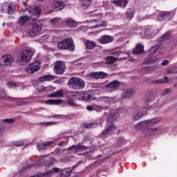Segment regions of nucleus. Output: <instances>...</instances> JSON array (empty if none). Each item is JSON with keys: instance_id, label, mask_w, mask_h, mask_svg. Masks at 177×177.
I'll return each mask as SVG.
<instances>
[{"instance_id": "de8ad7c7", "label": "nucleus", "mask_w": 177, "mask_h": 177, "mask_svg": "<svg viewBox=\"0 0 177 177\" xmlns=\"http://www.w3.org/2000/svg\"><path fill=\"white\" fill-rule=\"evenodd\" d=\"M158 49H160V47H159V46H158L156 44L155 46L152 47L150 49L149 52H150L151 55H154V53H156V52H157V50H158Z\"/></svg>"}, {"instance_id": "4c0bfd02", "label": "nucleus", "mask_w": 177, "mask_h": 177, "mask_svg": "<svg viewBox=\"0 0 177 177\" xmlns=\"http://www.w3.org/2000/svg\"><path fill=\"white\" fill-rule=\"evenodd\" d=\"M169 82V80H168V77H165L162 79H159L158 80H156L154 82V84H167Z\"/></svg>"}, {"instance_id": "c756f323", "label": "nucleus", "mask_w": 177, "mask_h": 177, "mask_svg": "<svg viewBox=\"0 0 177 177\" xmlns=\"http://www.w3.org/2000/svg\"><path fill=\"white\" fill-rule=\"evenodd\" d=\"M53 80H55V76L52 75H46L39 78V81L40 82H45V81H53Z\"/></svg>"}, {"instance_id": "b1692460", "label": "nucleus", "mask_w": 177, "mask_h": 177, "mask_svg": "<svg viewBox=\"0 0 177 177\" xmlns=\"http://www.w3.org/2000/svg\"><path fill=\"white\" fill-rule=\"evenodd\" d=\"M111 3L120 8H125L128 5V0H113L111 1Z\"/></svg>"}, {"instance_id": "f8f14e48", "label": "nucleus", "mask_w": 177, "mask_h": 177, "mask_svg": "<svg viewBox=\"0 0 177 177\" xmlns=\"http://www.w3.org/2000/svg\"><path fill=\"white\" fill-rule=\"evenodd\" d=\"M114 132H115V126L113 123H109L106 129L102 131V134L104 136H109V135H113Z\"/></svg>"}, {"instance_id": "8fccbe9b", "label": "nucleus", "mask_w": 177, "mask_h": 177, "mask_svg": "<svg viewBox=\"0 0 177 177\" xmlns=\"http://www.w3.org/2000/svg\"><path fill=\"white\" fill-rule=\"evenodd\" d=\"M8 88H17V86H19V84L12 82H10L8 83Z\"/></svg>"}, {"instance_id": "6ab92c4d", "label": "nucleus", "mask_w": 177, "mask_h": 177, "mask_svg": "<svg viewBox=\"0 0 177 177\" xmlns=\"http://www.w3.org/2000/svg\"><path fill=\"white\" fill-rule=\"evenodd\" d=\"M135 93V90L133 88L125 89L122 93V97L123 99H129L131 96H133Z\"/></svg>"}, {"instance_id": "9b49d317", "label": "nucleus", "mask_w": 177, "mask_h": 177, "mask_svg": "<svg viewBox=\"0 0 177 177\" xmlns=\"http://www.w3.org/2000/svg\"><path fill=\"white\" fill-rule=\"evenodd\" d=\"M13 63V57L10 55H5L1 57V64L3 67L10 66Z\"/></svg>"}, {"instance_id": "6e6d98bb", "label": "nucleus", "mask_w": 177, "mask_h": 177, "mask_svg": "<svg viewBox=\"0 0 177 177\" xmlns=\"http://www.w3.org/2000/svg\"><path fill=\"white\" fill-rule=\"evenodd\" d=\"M68 104H69V106H77V104L75 103V102L74 100H73L72 99H69L68 100Z\"/></svg>"}, {"instance_id": "0e129e2a", "label": "nucleus", "mask_w": 177, "mask_h": 177, "mask_svg": "<svg viewBox=\"0 0 177 177\" xmlns=\"http://www.w3.org/2000/svg\"><path fill=\"white\" fill-rule=\"evenodd\" d=\"M66 145V141H61L59 143H58V146L62 147V146H64Z\"/></svg>"}, {"instance_id": "c03bdc74", "label": "nucleus", "mask_w": 177, "mask_h": 177, "mask_svg": "<svg viewBox=\"0 0 177 177\" xmlns=\"http://www.w3.org/2000/svg\"><path fill=\"white\" fill-rule=\"evenodd\" d=\"M134 14L132 12V11L128 12L126 13L125 17L127 20H132L133 19Z\"/></svg>"}, {"instance_id": "72a5a7b5", "label": "nucleus", "mask_w": 177, "mask_h": 177, "mask_svg": "<svg viewBox=\"0 0 177 177\" xmlns=\"http://www.w3.org/2000/svg\"><path fill=\"white\" fill-rule=\"evenodd\" d=\"M66 26L71 28H74L75 27H77V22L74 21V19H69L66 21Z\"/></svg>"}, {"instance_id": "79ce46f5", "label": "nucleus", "mask_w": 177, "mask_h": 177, "mask_svg": "<svg viewBox=\"0 0 177 177\" xmlns=\"http://www.w3.org/2000/svg\"><path fill=\"white\" fill-rule=\"evenodd\" d=\"M24 140H19V141H15L12 142L14 146H16V147H21L24 145H25Z\"/></svg>"}, {"instance_id": "58836bf2", "label": "nucleus", "mask_w": 177, "mask_h": 177, "mask_svg": "<svg viewBox=\"0 0 177 177\" xmlns=\"http://www.w3.org/2000/svg\"><path fill=\"white\" fill-rule=\"evenodd\" d=\"M0 99H4V100H9L10 98L6 96V92H5V90L0 89Z\"/></svg>"}, {"instance_id": "a19ab883", "label": "nucleus", "mask_w": 177, "mask_h": 177, "mask_svg": "<svg viewBox=\"0 0 177 177\" xmlns=\"http://www.w3.org/2000/svg\"><path fill=\"white\" fill-rule=\"evenodd\" d=\"M100 100H101V102H104L105 103H111V102H113V97H100Z\"/></svg>"}, {"instance_id": "6e6552de", "label": "nucleus", "mask_w": 177, "mask_h": 177, "mask_svg": "<svg viewBox=\"0 0 177 177\" xmlns=\"http://www.w3.org/2000/svg\"><path fill=\"white\" fill-rule=\"evenodd\" d=\"M54 71L57 74H63L66 71L64 62H57L54 66Z\"/></svg>"}, {"instance_id": "69168bd1", "label": "nucleus", "mask_w": 177, "mask_h": 177, "mask_svg": "<svg viewBox=\"0 0 177 177\" xmlns=\"http://www.w3.org/2000/svg\"><path fill=\"white\" fill-rule=\"evenodd\" d=\"M144 109H146V110H150V109H153V107L151 106V105H149L147 104Z\"/></svg>"}, {"instance_id": "ea45409f", "label": "nucleus", "mask_w": 177, "mask_h": 177, "mask_svg": "<svg viewBox=\"0 0 177 177\" xmlns=\"http://www.w3.org/2000/svg\"><path fill=\"white\" fill-rule=\"evenodd\" d=\"M82 5L84 6L85 8H89L92 3V0H81Z\"/></svg>"}, {"instance_id": "c9c22d12", "label": "nucleus", "mask_w": 177, "mask_h": 177, "mask_svg": "<svg viewBox=\"0 0 177 177\" xmlns=\"http://www.w3.org/2000/svg\"><path fill=\"white\" fill-rule=\"evenodd\" d=\"M47 104H62V100H47Z\"/></svg>"}, {"instance_id": "338daca9", "label": "nucleus", "mask_w": 177, "mask_h": 177, "mask_svg": "<svg viewBox=\"0 0 177 177\" xmlns=\"http://www.w3.org/2000/svg\"><path fill=\"white\" fill-rule=\"evenodd\" d=\"M172 68H173V70L174 71V73H177V67H176V66H174V67H173Z\"/></svg>"}, {"instance_id": "9d476101", "label": "nucleus", "mask_w": 177, "mask_h": 177, "mask_svg": "<svg viewBox=\"0 0 177 177\" xmlns=\"http://www.w3.org/2000/svg\"><path fill=\"white\" fill-rule=\"evenodd\" d=\"M41 30H42V25L40 24L34 23L32 25L31 30L28 32L29 37H35V35L38 34Z\"/></svg>"}, {"instance_id": "f3484780", "label": "nucleus", "mask_w": 177, "mask_h": 177, "mask_svg": "<svg viewBox=\"0 0 177 177\" xmlns=\"http://www.w3.org/2000/svg\"><path fill=\"white\" fill-rule=\"evenodd\" d=\"M59 171H60V169L57 167H53L50 170H47L44 173H40L39 175H37V176H45V177L52 176V174H53V172H55V174H57Z\"/></svg>"}, {"instance_id": "5fc2aeb1", "label": "nucleus", "mask_w": 177, "mask_h": 177, "mask_svg": "<svg viewBox=\"0 0 177 177\" xmlns=\"http://www.w3.org/2000/svg\"><path fill=\"white\" fill-rule=\"evenodd\" d=\"M26 104H30V102L20 101L17 102V106H24Z\"/></svg>"}, {"instance_id": "2eb2a0df", "label": "nucleus", "mask_w": 177, "mask_h": 177, "mask_svg": "<svg viewBox=\"0 0 177 177\" xmlns=\"http://www.w3.org/2000/svg\"><path fill=\"white\" fill-rule=\"evenodd\" d=\"M118 117H119V115L117 111H111L106 119V121L108 124H113V122H114V121H115V120H117Z\"/></svg>"}, {"instance_id": "a211bd4d", "label": "nucleus", "mask_w": 177, "mask_h": 177, "mask_svg": "<svg viewBox=\"0 0 177 177\" xmlns=\"http://www.w3.org/2000/svg\"><path fill=\"white\" fill-rule=\"evenodd\" d=\"M169 35H171V31H167L162 36L160 37L156 42V45L158 46H161L162 45V43L166 40L169 38Z\"/></svg>"}, {"instance_id": "bf43d9fd", "label": "nucleus", "mask_w": 177, "mask_h": 177, "mask_svg": "<svg viewBox=\"0 0 177 177\" xmlns=\"http://www.w3.org/2000/svg\"><path fill=\"white\" fill-rule=\"evenodd\" d=\"M86 109L88 111H95V105L94 106H87Z\"/></svg>"}, {"instance_id": "0eeeda50", "label": "nucleus", "mask_w": 177, "mask_h": 177, "mask_svg": "<svg viewBox=\"0 0 177 177\" xmlns=\"http://www.w3.org/2000/svg\"><path fill=\"white\" fill-rule=\"evenodd\" d=\"M89 78H92L93 80H102L103 78H107L109 75L104 72H91L88 73Z\"/></svg>"}, {"instance_id": "7ed1b4c3", "label": "nucleus", "mask_w": 177, "mask_h": 177, "mask_svg": "<svg viewBox=\"0 0 177 177\" xmlns=\"http://www.w3.org/2000/svg\"><path fill=\"white\" fill-rule=\"evenodd\" d=\"M161 121V118H155L144 122H141L136 124L137 129H142L145 128H150V127H154V125L158 124Z\"/></svg>"}, {"instance_id": "1a4fd4ad", "label": "nucleus", "mask_w": 177, "mask_h": 177, "mask_svg": "<svg viewBox=\"0 0 177 177\" xmlns=\"http://www.w3.org/2000/svg\"><path fill=\"white\" fill-rule=\"evenodd\" d=\"M66 6V2L63 0H54L53 3V8L56 10V12H60L63 10Z\"/></svg>"}, {"instance_id": "412c9836", "label": "nucleus", "mask_w": 177, "mask_h": 177, "mask_svg": "<svg viewBox=\"0 0 177 177\" xmlns=\"http://www.w3.org/2000/svg\"><path fill=\"white\" fill-rule=\"evenodd\" d=\"M77 80V77H71L68 80V82L67 83V86H68V88H70V89H73V90L76 91Z\"/></svg>"}, {"instance_id": "09e8293b", "label": "nucleus", "mask_w": 177, "mask_h": 177, "mask_svg": "<svg viewBox=\"0 0 177 177\" xmlns=\"http://www.w3.org/2000/svg\"><path fill=\"white\" fill-rule=\"evenodd\" d=\"M172 90L171 88H166L162 92V96H165V95H168L169 93H171Z\"/></svg>"}, {"instance_id": "e2e57ef3", "label": "nucleus", "mask_w": 177, "mask_h": 177, "mask_svg": "<svg viewBox=\"0 0 177 177\" xmlns=\"http://www.w3.org/2000/svg\"><path fill=\"white\" fill-rule=\"evenodd\" d=\"M167 74H174V72L175 71L173 70L172 68H170L167 69Z\"/></svg>"}, {"instance_id": "473e14b6", "label": "nucleus", "mask_w": 177, "mask_h": 177, "mask_svg": "<svg viewBox=\"0 0 177 177\" xmlns=\"http://www.w3.org/2000/svg\"><path fill=\"white\" fill-rule=\"evenodd\" d=\"M86 48L90 50L94 49V48H96V44L95 43V41L87 40L86 41Z\"/></svg>"}, {"instance_id": "4468645a", "label": "nucleus", "mask_w": 177, "mask_h": 177, "mask_svg": "<svg viewBox=\"0 0 177 177\" xmlns=\"http://www.w3.org/2000/svg\"><path fill=\"white\" fill-rule=\"evenodd\" d=\"M120 85H121V83L117 80H115L108 83L106 85V88L110 91H112V92H114V91H117V89L120 88Z\"/></svg>"}, {"instance_id": "49530a36", "label": "nucleus", "mask_w": 177, "mask_h": 177, "mask_svg": "<svg viewBox=\"0 0 177 177\" xmlns=\"http://www.w3.org/2000/svg\"><path fill=\"white\" fill-rule=\"evenodd\" d=\"M85 128L89 129V128H96L97 127V123H87L84 124Z\"/></svg>"}, {"instance_id": "393cba45", "label": "nucleus", "mask_w": 177, "mask_h": 177, "mask_svg": "<svg viewBox=\"0 0 177 177\" xmlns=\"http://www.w3.org/2000/svg\"><path fill=\"white\" fill-rule=\"evenodd\" d=\"M170 16L171 12H164L158 16V20H159V21H165V20L169 19Z\"/></svg>"}, {"instance_id": "052dcab7", "label": "nucleus", "mask_w": 177, "mask_h": 177, "mask_svg": "<svg viewBox=\"0 0 177 177\" xmlns=\"http://www.w3.org/2000/svg\"><path fill=\"white\" fill-rule=\"evenodd\" d=\"M94 110H95V111H101L102 110V106H99V105H94Z\"/></svg>"}, {"instance_id": "a18cd8bd", "label": "nucleus", "mask_w": 177, "mask_h": 177, "mask_svg": "<svg viewBox=\"0 0 177 177\" xmlns=\"http://www.w3.org/2000/svg\"><path fill=\"white\" fill-rule=\"evenodd\" d=\"M106 26H107V22L104 21L93 26L92 28H96V27H106Z\"/></svg>"}, {"instance_id": "bb28decb", "label": "nucleus", "mask_w": 177, "mask_h": 177, "mask_svg": "<svg viewBox=\"0 0 177 177\" xmlns=\"http://www.w3.org/2000/svg\"><path fill=\"white\" fill-rule=\"evenodd\" d=\"M160 58L156 57H149L145 59L144 64H152L153 63H157V62H159Z\"/></svg>"}, {"instance_id": "ddd939ff", "label": "nucleus", "mask_w": 177, "mask_h": 177, "mask_svg": "<svg viewBox=\"0 0 177 177\" xmlns=\"http://www.w3.org/2000/svg\"><path fill=\"white\" fill-rule=\"evenodd\" d=\"M53 141H46V142H37L36 144V146L39 151H42V150H46L50 145H53Z\"/></svg>"}, {"instance_id": "f03ea898", "label": "nucleus", "mask_w": 177, "mask_h": 177, "mask_svg": "<svg viewBox=\"0 0 177 177\" xmlns=\"http://www.w3.org/2000/svg\"><path fill=\"white\" fill-rule=\"evenodd\" d=\"M57 47L61 50H74L75 46L74 45V40L71 37H68L57 43Z\"/></svg>"}, {"instance_id": "864d4df0", "label": "nucleus", "mask_w": 177, "mask_h": 177, "mask_svg": "<svg viewBox=\"0 0 177 177\" xmlns=\"http://www.w3.org/2000/svg\"><path fill=\"white\" fill-rule=\"evenodd\" d=\"M60 19V18H53L50 21V23H51V24H57V23H59V20Z\"/></svg>"}, {"instance_id": "5701e85b", "label": "nucleus", "mask_w": 177, "mask_h": 177, "mask_svg": "<svg viewBox=\"0 0 177 177\" xmlns=\"http://www.w3.org/2000/svg\"><path fill=\"white\" fill-rule=\"evenodd\" d=\"M143 45L140 44H138L136 47L133 50V55H140L142 53H145Z\"/></svg>"}, {"instance_id": "dca6fc26", "label": "nucleus", "mask_w": 177, "mask_h": 177, "mask_svg": "<svg viewBox=\"0 0 177 177\" xmlns=\"http://www.w3.org/2000/svg\"><path fill=\"white\" fill-rule=\"evenodd\" d=\"M99 41L102 44H110L114 41V37L104 35L99 39Z\"/></svg>"}, {"instance_id": "e433bc0d", "label": "nucleus", "mask_w": 177, "mask_h": 177, "mask_svg": "<svg viewBox=\"0 0 177 177\" xmlns=\"http://www.w3.org/2000/svg\"><path fill=\"white\" fill-rule=\"evenodd\" d=\"M116 60H117V58H115L113 56H109V57H106V64H113V63H115Z\"/></svg>"}, {"instance_id": "13d9d810", "label": "nucleus", "mask_w": 177, "mask_h": 177, "mask_svg": "<svg viewBox=\"0 0 177 177\" xmlns=\"http://www.w3.org/2000/svg\"><path fill=\"white\" fill-rule=\"evenodd\" d=\"M168 64H169V61L168 59H165L161 63V66H168Z\"/></svg>"}, {"instance_id": "7c9ffc66", "label": "nucleus", "mask_w": 177, "mask_h": 177, "mask_svg": "<svg viewBox=\"0 0 177 177\" xmlns=\"http://www.w3.org/2000/svg\"><path fill=\"white\" fill-rule=\"evenodd\" d=\"M31 18L28 15L20 17L18 21V24H19V26H24V24H26L27 21H28Z\"/></svg>"}, {"instance_id": "39448f33", "label": "nucleus", "mask_w": 177, "mask_h": 177, "mask_svg": "<svg viewBox=\"0 0 177 177\" xmlns=\"http://www.w3.org/2000/svg\"><path fill=\"white\" fill-rule=\"evenodd\" d=\"M28 10V12L31 15L29 17H30L32 20H37V19L41 16V9L36 6H33L30 10Z\"/></svg>"}, {"instance_id": "774afa93", "label": "nucleus", "mask_w": 177, "mask_h": 177, "mask_svg": "<svg viewBox=\"0 0 177 177\" xmlns=\"http://www.w3.org/2000/svg\"><path fill=\"white\" fill-rule=\"evenodd\" d=\"M54 161H55V158H50V162L53 163Z\"/></svg>"}, {"instance_id": "2f4dec72", "label": "nucleus", "mask_w": 177, "mask_h": 177, "mask_svg": "<svg viewBox=\"0 0 177 177\" xmlns=\"http://www.w3.org/2000/svg\"><path fill=\"white\" fill-rule=\"evenodd\" d=\"M143 117V114H142V112L140 111H135L133 113V120L134 121H138V120H140Z\"/></svg>"}, {"instance_id": "cd10ccee", "label": "nucleus", "mask_w": 177, "mask_h": 177, "mask_svg": "<svg viewBox=\"0 0 177 177\" xmlns=\"http://www.w3.org/2000/svg\"><path fill=\"white\" fill-rule=\"evenodd\" d=\"M63 96H64L63 89L57 90V91L49 95V97H63Z\"/></svg>"}, {"instance_id": "4be33fe9", "label": "nucleus", "mask_w": 177, "mask_h": 177, "mask_svg": "<svg viewBox=\"0 0 177 177\" xmlns=\"http://www.w3.org/2000/svg\"><path fill=\"white\" fill-rule=\"evenodd\" d=\"M6 8H8V15H13V13H15V9L13 8V6L12 5L8 6L7 3L3 4L2 7H1V13H3V12L5 11V9H6Z\"/></svg>"}, {"instance_id": "aec40b11", "label": "nucleus", "mask_w": 177, "mask_h": 177, "mask_svg": "<svg viewBox=\"0 0 177 177\" xmlns=\"http://www.w3.org/2000/svg\"><path fill=\"white\" fill-rule=\"evenodd\" d=\"M88 149V147L84 145H72L68 148V150H75L76 153H80V151H85Z\"/></svg>"}, {"instance_id": "f257e3e1", "label": "nucleus", "mask_w": 177, "mask_h": 177, "mask_svg": "<svg viewBox=\"0 0 177 177\" xmlns=\"http://www.w3.org/2000/svg\"><path fill=\"white\" fill-rule=\"evenodd\" d=\"M34 53L31 49L27 48L21 50L17 57V63L20 66H24L30 62L31 58L32 57Z\"/></svg>"}, {"instance_id": "f704fd0d", "label": "nucleus", "mask_w": 177, "mask_h": 177, "mask_svg": "<svg viewBox=\"0 0 177 177\" xmlns=\"http://www.w3.org/2000/svg\"><path fill=\"white\" fill-rule=\"evenodd\" d=\"M73 170H69L68 169H64L61 172V177H68L71 175Z\"/></svg>"}, {"instance_id": "20e7f679", "label": "nucleus", "mask_w": 177, "mask_h": 177, "mask_svg": "<svg viewBox=\"0 0 177 177\" xmlns=\"http://www.w3.org/2000/svg\"><path fill=\"white\" fill-rule=\"evenodd\" d=\"M72 97L77 99V100H92V95L86 93V91H76L72 95Z\"/></svg>"}, {"instance_id": "4d7b16f0", "label": "nucleus", "mask_w": 177, "mask_h": 177, "mask_svg": "<svg viewBox=\"0 0 177 177\" xmlns=\"http://www.w3.org/2000/svg\"><path fill=\"white\" fill-rule=\"evenodd\" d=\"M37 91H39V92H45V91H46V87L44 86H39Z\"/></svg>"}, {"instance_id": "37998d69", "label": "nucleus", "mask_w": 177, "mask_h": 177, "mask_svg": "<svg viewBox=\"0 0 177 177\" xmlns=\"http://www.w3.org/2000/svg\"><path fill=\"white\" fill-rule=\"evenodd\" d=\"M158 131V130L157 129V128L150 129L148 130V131H147V136L154 135V133H156V132H157Z\"/></svg>"}, {"instance_id": "680f3d73", "label": "nucleus", "mask_w": 177, "mask_h": 177, "mask_svg": "<svg viewBox=\"0 0 177 177\" xmlns=\"http://www.w3.org/2000/svg\"><path fill=\"white\" fill-rule=\"evenodd\" d=\"M53 118H59V119H61V118H64V115H54L53 116Z\"/></svg>"}, {"instance_id": "423d86ee", "label": "nucleus", "mask_w": 177, "mask_h": 177, "mask_svg": "<svg viewBox=\"0 0 177 177\" xmlns=\"http://www.w3.org/2000/svg\"><path fill=\"white\" fill-rule=\"evenodd\" d=\"M41 62L39 61H36L32 64H30L26 68V71L28 74H34L37 73L40 68Z\"/></svg>"}, {"instance_id": "603ef678", "label": "nucleus", "mask_w": 177, "mask_h": 177, "mask_svg": "<svg viewBox=\"0 0 177 177\" xmlns=\"http://www.w3.org/2000/svg\"><path fill=\"white\" fill-rule=\"evenodd\" d=\"M2 122H6V124H13L15 120L13 119H3L1 120Z\"/></svg>"}, {"instance_id": "c85d7f7f", "label": "nucleus", "mask_w": 177, "mask_h": 177, "mask_svg": "<svg viewBox=\"0 0 177 177\" xmlns=\"http://www.w3.org/2000/svg\"><path fill=\"white\" fill-rule=\"evenodd\" d=\"M144 35L148 38H151V37L156 35V33H154V29L151 27L147 28L144 32Z\"/></svg>"}, {"instance_id": "3c124183", "label": "nucleus", "mask_w": 177, "mask_h": 177, "mask_svg": "<svg viewBox=\"0 0 177 177\" xmlns=\"http://www.w3.org/2000/svg\"><path fill=\"white\" fill-rule=\"evenodd\" d=\"M153 68H154V66H146L143 68L144 73H150V71L153 70Z\"/></svg>"}, {"instance_id": "a878e982", "label": "nucleus", "mask_w": 177, "mask_h": 177, "mask_svg": "<svg viewBox=\"0 0 177 177\" xmlns=\"http://www.w3.org/2000/svg\"><path fill=\"white\" fill-rule=\"evenodd\" d=\"M84 88H85V81L80 77H77L76 83V91H80V89H84Z\"/></svg>"}]
</instances>
